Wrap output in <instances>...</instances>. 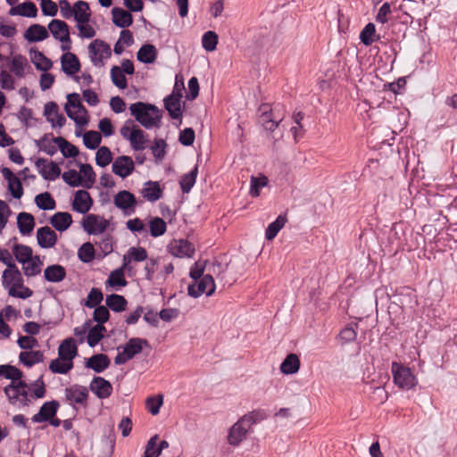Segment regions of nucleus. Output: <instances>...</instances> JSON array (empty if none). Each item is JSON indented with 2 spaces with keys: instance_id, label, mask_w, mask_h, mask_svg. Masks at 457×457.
Instances as JSON below:
<instances>
[{
  "instance_id": "1",
  "label": "nucleus",
  "mask_w": 457,
  "mask_h": 457,
  "mask_svg": "<svg viewBox=\"0 0 457 457\" xmlns=\"http://www.w3.org/2000/svg\"><path fill=\"white\" fill-rule=\"evenodd\" d=\"M129 111L136 120L146 129L160 128L162 113L156 105L144 102H137L130 104Z\"/></svg>"
},
{
  "instance_id": "2",
  "label": "nucleus",
  "mask_w": 457,
  "mask_h": 457,
  "mask_svg": "<svg viewBox=\"0 0 457 457\" xmlns=\"http://www.w3.org/2000/svg\"><path fill=\"white\" fill-rule=\"evenodd\" d=\"M144 346H149L146 339L140 337L130 338L124 345L118 347V353L114 358V363L116 365L126 363L140 353Z\"/></svg>"
},
{
  "instance_id": "3",
  "label": "nucleus",
  "mask_w": 457,
  "mask_h": 457,
  "mask_svg": "<svg viewBox=\"0 0 457 457\" xmlns=\"http://www.w3.org/2000/svg\"><path fill=\"white\" fill-rule=\"evenodd\" d=\"M392 373L395 384L402 389L409 390L417 385V378L408 367L393 362Z\"/></svg>"
},
{
  "instance_id": "4",
  "label": "nucleus",
  "mask_w": 457,
  "mask_h": 457,
  "mask_svg": "<svg viewBox=\"0 0 457 457\" xmlns=\"http://www.w3.org/2000/svg\"><path fill=\"white\" fill-rule=\"evenodd\" d=\"M188 295L192 297H199L203 294L212 295L215 291V283L212 275H204L200 280H195L192 285L188 286Z\"/></svg>"
},
{
  "instance_id": "5",
  "label": "nucleus",
  "mask_w": 457,
  "mask_h": 457,
  "mask_svg": "<svg viewBox=\"0 0 457 457\" xmlns=\"http://www.w3.org/2000/svg\"><path fill=\"white\" fill-rule=\"evenodd\" d=\"M88 52L91 62L96 66L103 65V58L110 57L112 54L111 47L101 39H96L88 46Z\"/></svg>"
},
{
  "instance_id": "6",
  "label": "nucleus",
  "mask_w": 457,
  "mask_h": 457,
  "mask_svg": "<svg viewBox=\"0 0 457 457\" xmlns=\"http://www.w3.org/2000/svg\"><path fill=\"white\" fill-rule=\"evenodd\" d=\"M6 396L11 404L18 405L19 407L29 406L31 403L32 395L29 394V390H17L14 388V382H11L4 389Z\"/></svg>"
},
{
  "instance_id": "7",
  "label": "nucleus",
  "mask_w": 457,
  "mask_h": 457,
  "mask_svg": "<svg viewBox=\"0 0 457 457\" xmlns=\"http://www.w3.org/2000/svg\"><path fill=\"white\" fill-rule=\"evenodd\" d=\"M109 222L104 217L96 214H88L82 220V227L85 231L90 235H97L104 233Z\"/></svg>"
},
{
  "instance_id": "8",
  "label": "nucleus",
  "mask_w": 457,
  "mask_h": 457,
  "mask_svg": "<svg viewBox=\"0 0 457 457\" xmlns=\"http://www.w3.org/2000/svg\"><path fill=\"white\" fill-rule=\"evenodd\" d=\"M113 202L115 206L122 210L124 214L130 215L134 213L137 200L135 195L129 191H120L115 195Z\"/></svg>"
},
{
  "instance_id": "9",
  "label": "nucleus",
  "mask_w": 457,
  "mask_h": 457,
  "mask_svg": "<svg viewBox=\"0 0 457 457\" xmlns=\"http://www.w3.org/2000/svg\"><path fill=\"white\" fill-rule=\"evenodd\" d=\"M251 428L240 418L230 428L228 435V443L232 446H238L247 436Z\"/></svg>"
},
{
  "instance_id": "10",
  "label": "nucleus",
  "mask_w": 457,
  "mask_h": 457,
  "mask_svg": "<svg viewBox=\"0 0 457 457\" xmlns=\"http://www.w3.org/2000/svg\"><path fill=\"white\" fill-rule=\"evenodd\" d=\"M35 165L38 169L39 174L46 180L53 181L61 174V169L58 164L53 161L48 162L46 159L38 158Z\"/></svg>"
},
{
  "instance_id": "11",
  "label": "nucleus",
  "mask_w": 457,
  "mask_h": 457,
  "mask_svg": "<svg viewBox=\"0 0 457 457\" xmlns=\"http://www.w3.org/2000/svg\"><path fill=\"white\" fill-rule=\"evenodd\" d=\"M60 403L56 400L46 402L40 407L39 411L32 416L31 420L34 423L46 422L52 418L55 417Z\"/></svg>"
},
{
  "instance_id": "12",
  "label": "nucleus",
  "mask_w": 457,
  "mask_h": 457,
  "mask_svg": "<svg viewBox=\"0 0 457 457\" xmlns=\"http://www.w3.org/2000/svg\"><path fill=\"white\" fill-rule=\"evenodd\" d=\"M135 169V163L130 156L121 155L115 159L112 162V172L125 179L129 176Z\"/></svg>"
},
{
  "instance_id": "13",
  "label": "nucleus",
  "mask_w": 457,
  "mask_h": 457,
  "mask_svg": "<svg viewBox=\"0 0 457 457\" xmlns=\"http://www.w3.org/2000/svg\"><path fill=\"white\" fill-rule=\"evenodd\" d=\"M48 29L56 40L62 43H69L71 41L69 26L65 21L52 20L48 24Z\"/></svg>"
},
{
  "instance_id": "14",
  "label": "nucleus",
  "mask_w": 457,
  "mask_h": 457,
  "mask_svg": "<svg viewBox=\"0 0 457 457\" xmlns=\"http://www.w3.org/2000/svg\"><path fill=\"white\" fill-rule=\"evenodd\" d=\"M93 205V200L90 194L86 190H78L74 195L72 202V210L85 214L87 213Z\"/></svg>"
},
{
  "instance_id": "15",
  "label": "nucleus",
  "mask_w": 457,
  "mask_h": 457,
  "mask_svg": "<svg viewBox=\"0 0 457 457\" xmlns=\"http://www.w3.org/2000/svg\"><path fill=\"white\" fill-rule=\"evenodd\" d=\"M89 388L99 399L108 398L112 393V384L102 377H95Z\"/></svg>"
},
{
  "instance_id": "16",
  "label": "nucleus",
  "mask_w": 457,
  "mask_h": 457,
  "mask_svg": "<svg viewBox=\"0 0 457 457\" xmlns=\"http://www.w3.org/2000/svg\"><path fill=\"white\" fill-rule=\"evenodd\" d=\"M1 172L8 182V189L16 199H20L23 195V187L21 180L6 167L2 168Z\"/></svg>"
},
{
  "instance_id": "17",
  "label": "nucleus",
  "mask_w": 457,
  "mask_h": 457,
  "mask_svg": "<svg viewBox=\"0 0 457 457\" xmlns=\"http://www.w3.org/2000/svg\"><path fill=\"white\" fill-rule=\"evenodd\" d=\"M3 286L5 288L22 287L23 278L17 266L4 270L2 275Z\"/></svg>"
},
{
  "instance_id": "18",
  "label": "nucleus",
  "mask_w": 457,
  "mask_h": 457,
  "mask_svg": "<svg viewBox=\"0 0 457 457\" xmlns=\"http://www.w3.org/2000/svg\"><path fill=\"white\" fill-rule=\"evenodd\" d=\"M182 94H170L164 98V107L167 110L169 115L172 119H180L182 117V110L180 105V99Z\"/></svg>"
},
{
  "instance_id": "19",
  "label": "nucleus",
  "mask_w": 457,
  "mask_h": 457,
  "mask_svg": "<svg viewBox=\"0 0 457 457\" xmlns=\"http://www.w3.org/2000/svg\"><path fill=\"white\" fill-rule=\"evenodd\" d=\"M37 240L41 248H51L56 244L57 235L48 226L41 227L37 230Z\"/></svg>"
},
{
  "instance_id": "20",
  "label": "nucleus",
  "mask_w": 457,
  "mask_h": 457,
  "mask_svg": "<svg viewBox=\"0 0 457 457\" xmlns=\"http://www.w3.org/2000/svg\"><path fill=\"white\" fill-rule=\"evenodd\" d=\"M80 97L78 93H71L67 96V104H65V112L67 116L72 120L77 125L79 126H84L87 125L88 122V118L84 116L77 115L71 109V107H74L76 105L77 101H79Z\"/></svg>"
},
{
  "instance_id": "21",
  "label": "nucleus",
  "mask_w": 457,
  "mask_h": 457,
  "mask_svg": "<svg viewBox=\"0 0 457 457\" xmlns=\"http://www.w3.org/2000/svg\"><path fill=\"white\" fill-rule=\"evenodd\" d=\"M170 253L176 257L190 258L195 253V246L187 239L175 240L170 245Z\"/></svg>"
},
{
  "instance_id": "22",
  "label": "nucleus",
  "mask_w": 457,
  "mask_h": 457,
  "mask_svg": "<svg viewBox=\"0 0 457 457\" xmlns=\"http://www.w3.org/2000/svg\"><path fill=\"white\" fill-rule=\"evenodd\" d=\"M62 71L69 75L72 76L77 73L80 69V62L79 58L72 53H64L61 57Z\"/></svg>"
},
{
  "instance_id": "23",
  "label": "nucleus",
  "mask_w": 457,
  "mask_h": 457,
  "mask_svg": "<svg viewBox=\"0 0 457 457\" xmlns=\"http://www.w3.org/2000/svg\"><path fill=\"white\" fill-rule=\"evenodd\" d=\"M88 391L87 387L74 385L65 389V397L70 402L84 404L87 403Z\"/></svg>"
},
{
  "instance_id": "24",
  "label": "nucleus",
  "mask_w": 457,
  "mask_h": 457,
  "mask_svg": "<svg viewBox=\"0 0 457 457\" xmlns=\"http://www.w3.org/2000/svg\"><path fill=\"white\" fill-rule=\"evenodd\" d=\"M78 353V348L72 337L64 339L58 347V356L64 361L73 362L72 360Z\"/></svg>"
},
{
  "instance_id": "25",
  "label": "nucleus",
  "mask_w": 457,
  "mask_h": 457,
  "mask_svg": "<svg viewBox=\"0 0 457 457\" xmlns=\"http://www.w3.org/2000/svg\"><path fill=\"white\" fill-rule=\"evenodd\" d=\"M142 196L149 202H156L162 196V189L159 182L148 180L144 183L141 190Z\"/></svg>"
},
{
  "instance_id": "26",
  "label": "nucleus",
  "mask_w": 457,
  "mask_h": 457,
  "mask_svg": "<svg viewBox=\"0 0 457 457\" xmlns=\"http://www.w3.org/2000/svg\"><path fill=\"white\" fill-rule=\"evenodd\" d=\"M48 37L47 29L40 24H32L24 32V38L29 42L43 41Z\"/></svg>"
},
{
  "instance_id": "27",
  "label": "nucleus",
  "mask_w": 457,
  "mask_h": 457,
  "mask_svg": "<svg viewBox=\"0 0 457 457\" xmlns=\"http://www.w3.org/2000/svg\"><path fill=\"white\" fill-rule=\"evenodd\" d=\"M50 223L56 230L63 232L72 224V217L69 212H59L50 218Z\"/></svg>"
},
{
  "instance_id": "28",
  "label": "nucleus",
  "mask_w": 457,
  "mask_h": 457,
  "mask_svg": "<svg viewBox=\"0 0 457 457\" xmlns=\"http://www.w3.org/2000/svg\"><path fill=\"white\" fill-rule=\"evenodd\" d=\"M66 270L60 264L47 266L44 270L45 279L51 283H59L66 278Z\"/></svg>"
},
{
  "instance_id": "29",
  "label": "nucleus",
  "mask_w": 457,
  "mask_h": 457,
  "mask_svg": "<svg viewBox=\"0 0 457 457\" xmlns=\"http://www.w3.org/2000/svg\"><path fill=\"white\" fill-rule=\"evenodd\" d=\"M112 14L113 24L119 28L129 27L133 22L132 14L120 7H113Z\"/></svg>"
},
{
  "instance_id": "30",
  "label": "nucleus",
  "mask_w": 457,
  "mask_h": 457,
  "mask_svg": "<svg viewBox=\"0 0 457 457\" xmlns=\"http://www.w3.org/2000/svg\"><path fill=\"white\" fill-rule=\"evenodd\" d=\"M110 365V360L106 354L97 353L87 359L86 367L92 369L97 373H101L105 370Z\"/></svg>"
},
{
  "instance_id": "31",
  "label": "nucleus",
  "mask_w": 457,
  "mask_h": 457,
  "mask_svg": "<svg viewBox=\"0 0 457 457\" xmlns=\"http://www.w3.org/2000/svg\"><path fill=\"white\" fill-rule=\"evenodd\" d=\"M73 17L77 23H88L91 19L89 4L82 0L77 1L74 4Z\"/></svg>"
},
{
  "instance_id": "32",
  "label": "nucleus",
  "mask_w": 457,
  "mask_h": 457,
  "mask_svg": "<svg viewBox=\"0 0 457 457\" xmlns=\"http://www.w3.org/2000/svg\"><path fill=\"white\" fill-rule=\"evenodd\" d=\"M29 54L31 62L34 63L37 70L47 71L52 68V61L47 58L42 52L31 48Z\"/></svg>"
},
{
  "instance_id": "33",
  "label": "nucleus",
  "mask_w": 457,
  "mask_h": 457,
  "mask_svg": "<svg viewBox=\"0 0 457 457\" xmlns=\"http://www.w3.org/2000/svg\"><path fill=\"white\" fill-rule=\"evenodd\" d=\"M157 54V49L154 45L145 44L139 48L137 58L140 62L153 63L155 62Z\"/></svg>"
},
{
  "instance_id": "34",
  "label": "nucleus",
  "mask_w": 457,
  "mask_h": 457,
  "mask_svg": "<svg viewBox=\"0 0 457 457\" xmlns=\"http://www.w3.org/2000/svg\"><path fill=\"white\" fill-rule=\"evenodd\" d=\"M17 226L21 234H30L35 227L33 215L28 212L19 213L17 217Z\"/></svg>"
},
{
  "instance_id": "35",
  "label": "nucleus",
  "mask_w": 457,
  "mask_h": 457,
  "mask_svg": "<svg viewBox=\"0 0 457 457\" xmlns=\"http://www.w3.org/2000/svg\"><path fill=\"white\" fill-rule=\"evenodd\" d=\"M12 254L15 257V260L25 265L29 261H31L33 256V251L30 246L22 245V244H15L12 247Z\"/></svg>"
},
{
  "instance_id": "36",
  "label": "nucleus",
  "mask_w": 457,
  "mask_h": 457,
  "mask_svg": "<svg viewBox=\"0 0 457 457\" xmlns=\"http://www.w3.org/2000/svg\"><path fill=\"white\" fill-rule=\"evenodd\" d=\"M53 138L54 137L51 133L45 134L41 138L35 140V145L40 151L53 156L57 152L56 144L53 141Z\"/></svg>"
},
{
  "instance_id": "37",
  "label": "nucleus",
  "mask_w": 457,
  "mask_h": 457,
  "mask_svg": "<svg viewBox=\"0 0 457 457\" xmlns=\"http://www.w3.org/2000/svg\"><path fill=\"white\" fill-rule=\"evenodd\" d=\"M299 369L300 360L295 353L288 354L280 364V371L287 375L295 374L299 370Z\"/></svg>"
},
{
  "instance_id": "38",
  "label": "nucleus",
  "mask_w": 457,
  "mask_h": 457,
  "mask_svg": "<svg viewBox=\"0 0 457 457\" xmlns=\"http://www.w3.org/2000/svg\"><path fill=\"white\" fill-rule=\"evenodd\" d=\"M19 360L23 365L32 367L44 361V353L41 351H24L20 353Z\"/></svg>"
},
{
  "instance_id": "39",
  "label": "nucleus",
  "mask_w": 457,
  "mask_h": 457,
  "mask_svg": "<svg viewBox=\"0 0 457 457\" xmlns=\"http://www.w3.org/2000/svg\"><path fill=\"white\" fill-rule=\"evenodd\" d=\"M105 303L112 311L120 312L126 310L128 302L123 295L112 294L107 295Z\"/></svg>"
},
{
  "instance_id": "40",
  "label": "nucleus",
  "mask_w": 457,
  "mask_h": 457,
  "mask_svg": "<svg viewBox=\"0 0 457 457\" xmlns=\"http://www.w3.org/2000/svg\"><path fill=\"white\" fill-rule=\"evenodd\" d=\"M361 42L366 46H371L375 41L379 39V36L376 34V27L373 23H368L360 33Z\"/></svg>"
},
{
  "instance_id": "41",
  "label": "nucleus",
  "mask_w": 457,
  "mask_h": 457,
  "mask_svg": "<svg viewBox=\"0 0 457 457\" xmlns=\"http://www.w3.org/2000/svg\"><path fill=\"white\" fill-rule=\"evenodd\" d=\"M53 141L59 147L61 153L64 157H76L79 154V149L75 145L68 142L65 138L58 137L53 138Z\"/></svg>"
},
{
  "instance_id": "42",
  "label": "nucleus",
  "mask_w": 457,
  "mask_h": 457,
  "mask_svg": "<svg viewBox=\"0 0 457 457\" xmlns=\"http://www.w3.org/2000/svg\"><path fill=\"white\" fill-rule=\"evenodd\" d=\"M198 174V165H195L188 173L184 174L180 180L179 185L183 193H189L194 187L196 177Z\"/></svg>"
},
{
  "instance_id": "43",
  "label": "nucleus",
  "mask_w": 457,
  "mask_h": 457,
  "mask_svg": "<svg viewBox=\"0 0 457 457\" xmlns=\"http://www.w3.org/2000/svg\"><path fill=\"white\" fill-rule=\"evenodd\" d=\"M35 204L39 209L44 211L54 210L56 206L55 200L48 192L37 195L35 197Z\"/></svg>"
},
{
  "instance_id": "44",
  "label": "nucleus",
  "mask_w": 457,
  "mask_h": 457,
  "mask_svg": "<svg viewBox=\"0 0 457 457\" xmlns=\"http://www.w3.org/2000/svg\"><path fill=\"white\" fill-rule=\"evenodd\" d=\"M106 328L104 325H95L89 329L87 342L90 347H95L104 337V333Z\"/></svg>"
},
{
  "instance_id": "45",
  "label": "nucleus",
  "mask_w": 457,
  "mask_h": 457,
  "mask_svg": "<svg viewBox=\"0 0 457 457\" xmlns=\"http://www.w3.org/2000/svg\"><path fill=\"white\" fill-rule=\"evenodd\" d=\"M287 218L285 215H278V218L271 222L265 231V237L267 240H272L276 237L279 230L285 226Z\"/></svg>"
},
{
  "instance_id": "46",
  "label": "nucleus",
  "mask_w": 457,
  "mask_h": 457,
  "mask_svg": "<svg viewBox=\"0 0 457 457\" xmlns=\"http://www.w3.org/2000/svg\"><path fill=\"white\" fill-rule=\"evenodd\" d=\"M268 418V413L265 410L262 409H257L253 410L244 416L241 417V419L245 422L246 425H248L250 428Z\"/></svg>"
},
{
  "instance_id": "47",
  "label": "nucleus",
  "mask_w": 457,
  "mask_h": 457,
  "mask_svg": "<svg viewBox=\"0 0 457 457\" xmlns=\"http://www.w3.org/2000/svg\"><path fill=\"white\" fill-rule=\"evenodd\" d=\"M73 368V362L64 361L58 356L49 364V370L56 374H67Z\"/></svg>"
},
{
  "instance_id": "48",
  "label": "nucleus",
  "mask_w": 457,
  "mask_h": 457,
  "mask_svg": "<svg viewBox=\"0 0 457 457\" xmlns=\"http://www.w3.org/2000/svg\"><path fill=\"white\" fill-rule=\"evenodd\" d=\"M147 141L142 129L138 127L134 129L129 142L135 151L144 150L146 147Z\"/></svg>"
},
{
  "instance_id": "49",
  "label": "nucleus",
  "mask_w": 457,
  "mask_h": 457,
  "mask_svg": "<svg viewBox=\"0 0 457 457\" xmlns=\"http://www.w3.org/2000/svg\"><path fill=\"white\" fill-rule=\"evenodd\" d=\"M357 323L348 324L339 333L338 337L342 345L353 342L357 337Z\"/></svg>"
},
{
  "instance_id": "50",
  "label": "nucleus",
  "mask_w": 457,
  "mask_h": 457,
  "mask_svg": "<svg viewBox=\"0 0 457 457\" xmlns=\"http://www.w3.org/2000/svg\"><path fill=\"white\" fill-rule=\"evenodd\" d=\"M79 170L83 174L85 178L84 181L81 180V186L86 188H90L94 185L96 181V173L90 164H83L79 165Z\"/></svg>"
},
{
  "instance_id": "51",
  "label": "nucleus",
  "mask_w": 457,
  "mask_h": 457,
  "mask_svg": "<svg viewBox=\"0 0 457 457\" xmlns=\"http://www.w3.org/2000/svg\"><path fill=\"white\" fill-rule=\"evenodd\" d=\"M102 141L101 134L96 130H89L83 136V143L88 149L95 150L99 147Z\"/></svg>"
},
{
  "instance_id": "52",
  "label": "nucleus",
  "mask_w": 457,
  "mask_h": 457,
  "mask_svg": "<svg viewBox=\"0 0 457 457\" xmlns=\"http://www.w3.org/2000/svg\"><path fill=\"white\" fill-rule=\"evenodd\" d=\"M27 65V59L21 55H15L12 57L11 62L10 70L12 73H14L18 78H22L25 75L24 68Z\"/></svg>"
},
{
  "instance_id": "53",
  "label": "nucleus",
  "mask_w": 457,
  "mask_h": 457,
  "mask_svg": "<svg viewBox=\"0 0 457 457\" xmlns=\"http://www.w3.org/2000/svg\"><path fill=\"white\" fill-rule=\"evenodd\" d=\"M150 234L154 237L162 236L167 230L166 222L160 217H154L149 222Z\"/></svg>"
},
{
  "instance_id": "54",
  "label": "nucleus",
  "mask_w": 457,
  "mask_h": 457,
  "mask_svg": "<svg viewBox=\"0 0 457 457\" xmlns=\"http://www.w3.org/2000/svg\"><path fill=\"white\" fill-rule=\"evenodd\" d=\"M42 262L39 256L36 255L31 258L25 265H22V269L25 276L34 277L41 272Z\"/></svg>"
},
{
  "instance_id": "55",
  "label": "nucleus",
  "mask_w": 457,
  "mask_h": 457,
  "mask_svg": "<svg viewBox=\"0 0 457 457\" xmlns=\"http://www.w3.org/2000/svg\"><path fill=\"white\" fill-rule=\"evenodd\" d=\"M112 161V154L107 146H101L96 154V163L99 167H105Z\"/></svg>"
},
{
  "instance_id": "56",
  "label": "nucleus",
  "mask_w": 457,
  "mask_h": 457,
  "mask_svg": "<svg viewBox=\"0 0 457 457\" xmlns=\"http://www.w3.org/2000/svg\"><path fill=\"white\" fill-rule=\"evenodd\" d=\"M0 376H4L5 378L11 379L12 382H14L21 379L23 373L18 368L6 364L0 365Z\"/></svg>"
},
{
  "instance_id": "57",
  "label": "nucleus",
  "mask_w": 457,
  "mask_h": 457,
  "mask_svg": "<svg viewBox=\"0 0 457 457\" xmlns=\"http://www.w3.org/2000/svg\"><path fill=\"white\" fill-rule=\"evenodd\" d=\"M79 259L85 263L92 262L95 258V248L89 242L83 244L78 251Z\"/></svg>"
},
{
  "instance_id": "58",
  "label": "nucleus",
  "mask_w": 457,
  "mask_h": 457,
  "mask_svg": "<svg viewBox=\"0 0 457 457\" xmlns=\"http://www.w3.org/2000/svg\"><path fill=\"white\" fill-rule=\"evenodd\" d=\"M163 403V395H158L154 396H148L145 400V408L152 415H157L160 412V408Z\"/></svg>"
},
{
  "instance_id": "59",
  "label": "nucleus",
  "mask_w": 457,
  "mask_h": 457,
  "mask_svg": "<svg viewBox=\"0 0 457 457\" xmlns=\"http://www.w3.org/2000/svg\"><path fill=\"white\" fill-rule=\"evenodd\" d=\"M217 44L218 35L214 31L209 30L203 35L202 45L206 51H214L217 47Z\"/></svg>"
},
{
  "instance_id": "60",
  "label": "nucleus",
  "mask_w": 457,
  "mask_h": 457,
  "mask_svg": "<svg viewBox=\"0 0 457 457\" xmlns=\"http://www.w3.org/2000/svg\"><path fill=\"white\" fill-rule=\"evenodd\" d=\"M111 79L117 87L124 89L127 87V79L120 67L113 66L111 69Z\"/></svg>"
},
{
  "instance_id": "61",
  "label": "nucleus",
  "mask_w": 457,
  "mask_h": 457,
  "mask_svg": "<svg viewBox=\"0 0 457 457\" xmlns=\"http://www.w3.org/2000/svg\"><path fill=\"white\" fill-rule=\"evenodd\" d=\"M43 375H40L39 378L35 380L33 383L29 385V390H32V396L36 399H40L45 397L46 390V384L43 379Z\"/></svg>"
},
{
  "instance_id": "62",
  "label": "nucleus",
  "mask_w": 457,
  "mask_h": 457,
  "mask_svg": "<svg viewBox=\"0 0 457 457\" xmlns=\"http://www.w3.org/2000/svg\"><path fill=\"white\" fill-rule=\"evenodd\" d=\"M104 299L102 291L99 288L93 287L87 295L85 305L87 308H95L99 306Z\"/></svg>"
},
{
  "instance_id": "63",
  "label": "nucleus",
  "mask_w": 457,
  "mask_h": 457,
  "mask_svg": "<svg viewBox=\"0 0 457 457\" xmlns=\"http://www.w3.org/2000/svg\"><path fill=\"white\" fill-rule=\"evenodd\" d=\"M107 283H109V285L112 287H125L127 285V281L124 278L122 268H119L112 271L107 280Z\"/></svg>"
},
{
  "instance_id": "64",
  "label": "nucleus",
  "mask_w": 457,
  "mask_h": 457,
  "mask_svg": "<svg viewBox=\"0 0 457 457\" xmlns=\"http://www.w3.org/2000/svg\"><path fill=\"white\" fill-rule=\"evenodd\" d=\"M81 175L75 170H70L62 173L63 181L71 187L81 185Z\"/></svg>"
}]
</instances>
